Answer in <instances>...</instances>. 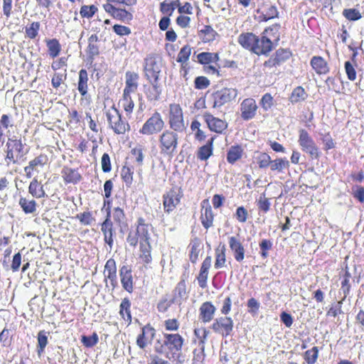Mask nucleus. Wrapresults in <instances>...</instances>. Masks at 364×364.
<instances>
[{"label": "nucleus", "mask_w": 364, "mask_h": 364, "mask_svg": "<svg viewBox=\"0 0 364 364\" xmlns=\"http://www.w3.org/2000/svg\"><path fill=\"white\" fill-rule=\"evenodd\" d=\"M185 338L178 333H163L154 345L155 353L169 361H179L182 358Z\"/></svg>", "instance_id": "obj_1"}, {"label": "nucleus", "mask_w": 364, "mask_h": 364, "mask_svg": "<svg viewBox=\"0 0 364 364\" xmlns=\"http://www.w3.org/2000/svg\"><path fill=\"white\" fill-rule=\"evenodd\" d=\"M279 31L277 25L273 26L264 30L263 36L260 39L257 36V43H255L254 53L257 55H267L273 48L272 40L269 38L273 36V41H278L279 36L277 33Z\"/></svg>", "instance_id": "obj_2"}, {"label": "nucleus", "mask_w": 364, "mask_h": 364, "mask_svg": "<svg viewBox=\"0 0 364 364\" xmlns=\"http://www.w3.org/2000/svg\"><path fill=\"white\" fill-rule=\"evenodd\" d=\"M178 146V135L172 131H164L159 137L161 154L172 157Z\"/></svg>", "instance_id": "obj_3"}, {"label": "nucleus", "mask_w": 364, "mask_h": 364, "mask_svg": "<svg viewBox=\"0 0 364 364\" xmlns=\"http://www.w3.org/2000/svg\"><path fill=\"white\" fill-rule=\"evenodd\" d=\"M168 123L170 128L176 132L181 133L186 130L187 124L184 122L183 111L179 105H170Z\"/></svg>", "instance_id": "obj_4"}, {"label": "nucleus", "mask_w": 364, "mask_h": 364, "mask_svg": "<svg viewBox=\"0 0 364 364\" xmlns=\"http://www.w3.org/2000/svg\"><path fill=\"white\" fill-rule=\"evenodd\" d=\"M109 126L116 134H124L129 128V124L122 120L119 110L114 107L109 108L106 113Z\"/></svg>", "instance_id": "obj_5"}, {"label": "nucleus", "mask_w": 364, "mask_h": 364, "mask_svg": "<svg viewBox=\"0 0 364 364\" xmlns=\"http://www.w3.org/2000/svg\"><path fill=\"white\" fill-rule=\"evenodd\" d=\"M299 144L304 152L309 154L312 159L319 157V151L313 139L305 129L299 130Z\"/></svg>", "instance_id": "obj_6"}, {"label": "nucleus", "mask_w": 364, "mask_h": 364, "mask_svg": "<svg viewBox=\"0 0 364 364\" xmlns=\"http://www.w3.org/2000/svg\"><path fill=\"white\" fill-rule=\"evenodd\" d=\"M234 323L231 317L220 316L215 318L210 326V328L215 333L224 338L229 336L233 330Z\"/></svg>", "instance_id": "obj_7"}, {"label": "nucleus", "mask_w": 364, "mask_h": 364, "mask_svg": "<svg viewBox=\"0 0 364 364\" xmlns=\"http://www.w3.org/2000/svg\"><path fill=\"white\" fill-rule=\"evenodd\" d=\"M164 127V122L159 112H155L144 124L139 132L145 135H152L161 132Z\"/></svg>", "instance_id": "obj_8"}, {"label": "nucleus", "mask_w": 364, "mask_h": 364, "mask_svg": "<svg viewBox=\"0 0 364 364\" xmlns=\"http://www.w3.org/2000/svg\"><path fill=\"white\" fill-rule=\"evenodd\" d=\"M6 156L14 164L16 163L18 159L25 154L23 152V145L21 140L9 139L6 143Z\"/></svg>", "instance_id": "obj_9"}, {"label": "nucleus", "mask_w": 364, "mask_h": 364, "mask_svg": "<svg viewBox=\"0 0 364 364\" xmlns=\"http://www.w3.org/2000/svg\"><path fill=\"white\" fill-rule=\"evenodd\" d=\"M237 96V90L233 88H224L213 95V107H220L235 100Z\"/></svg>", "instance_id": "obj_10"}, {"label": "nucleus", "mask_w": 364, "mask_h": 364, "mask_svg": "<svg viewBox=\"0 0 364 364\" xmlns=\"http://www.w3.org/2000/svg\"><path fill=\"white\" fill-rule=\"evenodd\" d=\"M119 278L122 288L129 294L134 291V277L132 267L129 264H124L119 268Z\"/></svg>", "instance_id": "obj_11"}, {"label": "nucleus", "mask_w": 364, "mask_h": 364, "mask_svg": "<svg viewBox=\"0 0 364 364\" xmlns=\"http://www.w3.org/2000/svg\"><path fill=\"white\" fill-rule=\"evenodd\" d=\"M48 156L41 154L29 161L28 165L24 167V172L28 178H31L33 173H39L48 163Z\"/></svg>", "instance_id": "obj_12"}, {"label": "nucleus", "mask_w": 364, "mask_h": 364, "mask_svg": "<svg viewBox=\"0 0 364 364\" xmlns=\"http://www.w3.org/2000/svg\"><path fill=\"white\" fill-rule=\"evenodd\" d=\"M156 334L155 328L148 323L144 326L141 328V332L136 338V345L140 349H145L148 344L154 338Z\"/></svg>", "instance_id": "obj_13"}, {"label": "nucleus", "mask_w": 364, "mask_h": 364, "mask_svg": "<svg viewBox=\"0 0 364 364\" xmlns=\"http://www.w3.org/2000/svg\"><path fill=\"white\" fill-rule=\"evenodd\" d=\"M147 229H129L127 238V242L132 247H136L139 242L140 245L149 242Z\"/></svg>", "instance_id": "obj_14"}, {"label": "nucleus", "mask_w": 364, "mask_h": 364, "mask_svg": "<svg viewBox=\"0 0 364 364\" xmlns=\"http://www.w3.org/2000/svg\"><path fill=\"white\" fill-rule=\"evenodd\" d=\"M212 264V257L208 255L203 261L200 267L199 273L196 277L198 284L201 289H205L208 287V279L209 269Z\"/></svg>", "instance_id": "obj_15"}, {"label": "nucleus", "mask_w": 364, "mask_h": 364, "mask_svg": "<svg viewBox=\"0 0 364 364\" xmlns=\"http://www.w3.org/2000/svg\"><path fill=\"white\" fill-rule=\"evenodd\" d=\"M104 274L106 279H109L112 289L118 286L117 276L116 262L113 258L109 259L105 265Z\"/></svg>", "instance_id": "obj_16"}, {"label": "nucleus", "mask_w": 364, "mask_h": 364, "mask_svg": "<svg viewBox=\"0 0 364 364\" xmlns=\"http://www.w3.org/2000/svg\"><path fill=\"white\" fill-rule=\"evenodd\" d=\"M257 109L256 102L252 98H247L241 103V117L245 120L252 119Z\"/></svg>", "instance_id": "obj_17"}, {"label": "nucleus", "mask_w": 364, "mask_h": 364, "mask_svg": "<svg viewBox=\"0 0 364 364\" xmlns=\"http://www.w3.org/2000/svg\"><path fill=\"white\" fill-rule=\"evenodd\" d=\"M203 118L209 129L216 133H222L228 127V123L219 118L215 117L209 113H205Z\"/></svg>", "instance_id": "obj_18"}, {"label": "nucleus", "mask_w": 364, "mask_h": 364, "mask_svg": "<svg viewBox=\"0 0 364 364\" xmlns=\"http://www.w3.org/2000/svg\"><path fill=\"white\" fill-rule=\"evenodd\" d=\"M216 308L211 301H205L199 307V319L206 323L210 322L215 316Z\"/></svg>", "instance_id": "obj_19"}, {"label": "nucleus", "mask_w": 364, "mask_h": 364, "mask_svg": "<svg viewBox=\"0 0 364 364\" xmlns=\"http://www.w3.org/2000/svg\"><path fill=\"white\" fill-rule=\"evenodd\" d=\"M139 76L136 73L127 71L125 73V87L123 93L132 94L137 90Z\"/></svg>", "instance_id": "obj_20"}, {"label": "nucleus", "mask_w": 364, "mask_h": 364, "mask_svg": "<svg viewBox=\"0 0 364 364\" xmlns=\"http://www.w3.org/2000/svg\"><path fill=\"white\" fill-rule=\"evenodd\" d=\"M144 70L148 77L154 78L155 80H157L161 72L160 65L153 57H148L145 59Z\"/></svg>", "instance_id": "obj_21"}, {"label": "nucleus", "mask_w": 364, "mask_h": 364, "mask_svg": "<svg viewBox=\"0 0 364 364\" xmlns=\"http://www.w3.org/2000/svg\"><path fill=\"white\" fill-rule=\"evenodd\" d=\"M131 306L132 303L128 297L122 299L119 304V314L127 325H129L132 321Z\"/></svg>", "instance_id": "obj_22"}, {"label": "nucleus", "mask_w": 364, "mask_h": 364, "mask_svg": "<svg viewBox=\"0 0 364 364\" xmlns=\"http://www.w3.org/2000/svg\"><path fill=\"white\" fill-rule=\"evenodd\" d=\"M339 278L341 279V289L344 294L343 300H345L349 295L351 289L350 281L352 279V275L349 272L348 267H346V268L343 269L342 272L339 273Z\"/></svg>", "instance_id": "obj_23"}, {"label": "nucleus", "mask_w": 364, "mask_h": 364, "mask_svg": "<svg viewBox=\"0 0 364 364\" xmlns=\"http://www.w3.org/2000/svg\"><path fill=\"white\" fill-rule=\"evenodd\" d=\"M203 248V245L198 238L195 237L194 239L191 240L188 245V257L189 260L192 264H196L198 262L200 253Z\"/></svg>", "instance_id": "obj_24"}, {"label": "nucleus", "mask_w": 364, "mask_h": 364, "mask_svg": "<svg viewBox=\"0 0 364 364\" xmlns=\"http://www.w3.org/2000/svg\"><path fill=\"white\" fill-rule=\"evenodd\" d=\"M201 222L204 228H210L213 225V215L208 200H204L201 203Z\"/></svg>", "instance_id": "obj_25"}, {"label": "nucleus", "mask_w": 364, "mask_h": 364, "mask_svg": "<svg viewBox=\"0 0 364 364\" xmlns=\"http://www.w3.org/2000/svg\"><path fill=\"white\" fill-rule=\"evenodd\" d=\"M229 245L235 260L242 262L245 258V249L242 243L235 237H230Z\"/></svg>", "instance_id": "obj_26"}, {"label": "nucleus", "mask_w": 364, "mask_h": 364, "mask_svg": "<svg viewBox=\"0 0 364 364\" xmlns=\"http://www.w3.org/2000/svg\"><path fill=\"white\" fill-rule=\"evenodd\" d=\"M179 202L178 193L174 190L170 191L164 196V205L167 212L173 210Z\"/></svg>", "instance_id": "obj_27"}, {"label": "nucleus", "mask_w": 364, "mask_h": 364, "mask_svg": "<svg viewBox=\"0 0 364 364\" xmlns=\"http://www.w3.org/2000/svg\"><path fill=\"white\" fill-rule=\"evenodd\" d=\"M238 43L243 48L254 52L257 36L252 33H242L238 37Z\"/></svg>", "instance_id": "obj_28"}, {"label": "nucleus", "mask_w": 364, "mask_h": 364, "mask_svg": "<svg viewBox=\"0 0 364 364\" xmlns=\"http://www.w3.org/2000/svg\"><path fill=\"white\" fill-rule=\"evenodd\" d=\"M175 302L174 298H171L169 296L166 295L162 296L156 304V309L159 314L164 316H168L169 309L171 308Z\"/></svg>", "instance_id": "obj_29"}, {"label": "nucleus", "mask_w": 364, "mask_h": 364, "mask_svg": "<svg viewBox=\"0 0 364 364\" xmlns=\"http://www.w3.org/2000/svg\"><path fill=\"white\" fill-rule=\"evenodd\" d=\"M215 268L217 269L223 268L226 262V247L225 245H219L215 248Z\"/></svg>", "instance_id": "obj_30"}, {"label": "nucleus", "mask_w": 364, "mask_h": 364, "mask_svg": "<svg viewBox=\"0 0 364 364\" xmlns=\"http://www.w3.org/2000/svg\"><path fill=\"white\" fill-rule=\"evenodd\" d=\"M311 65L318 74H326L328 72V66L326 61L320 56H314L311 58Z\"/></svg>", "instance_id": "obj_31"}, {"label": "nucleus", "mask_w": 364, "mask_h": 364, "mask_svg": "<svg viewBox=\"0 0 364 364\" xmlns=\"http://www.w3.org/2000/svg\"><path fill=\"white\" fill-rule=\"evenodd\" d=\"M28 193L34 198H41L46 196L43 186L41 185L36 178H34L28 186Z\"/></svg>", "instance_id": "obj_32"}, {"label": "nucleus", "mask_w": 364, "mask_h": 364, "mask_svg": "<svg viewBox=\"0 0 364 364\" xmlns=\"http://www.w3.org/2000/svg\"><path fill=\"white\" fill-rule=\"evenodd\" d=\"M48 332L42 330L37 334L36 352L39 358H41L45 352L46 347L48 343Z\"/></svg>", "instance_id": "obj_33"}, {"label": "nucleus", "mask_w": 364, "mask_h": 364, "mask_svg": "<svg viewBox=\"0 0 364 364\" xmlns=\"http://www.w3.org/2000/svg\"><path fill=\"white\" fill-rule=\"evenodd\" d=\"M151 252V247L149 242H145L144 244H141V245H140V253L139 258L144 266H146L152 261Z\"/></svg>", "instance_id": "obj_34"}, {"label": "nucleus", "mask_w": 364, "mask_h": 364, "mask_svg": "<svg viewBox=\"0 0 364 364\" xmlns=\"http://www.w3.org/2000/svg\"><path fill=\"white\" fill-rule=\"evenodd\" d=\"M18 204L26 214L33 213L36 210L37 203L34 199L21 197L19 199Z\"/></svg>", "instance_id": "obj_35"}, {"label": "nucleus", "mask_w": 364, "mask_h": 364, "mask_svg": "<svg viewBox=\"0 0 364 364\" xmlns=\"http://www.w3.org/2000/svg\"><path fill=\"white\" fill-rule=\"evenodd\" d=\"M62 176L66 183H75L80 179V175L77 171L68 167L63 169Z\"/></svg>", "instance_id": "obj_36"}, {"label": "nucleus", "mask_w": 364, "mask_h": 364, "mask_svg": "<svg viewBox=\"0 0 364 364\" xmlns=\"http://www.w3.org/2000/svg\"><path fill=\"white\" fill-rule=\"evenodd\" d=\"M88 75L85 70L82 69L79 72V80L77 82V90L82 96H85L87 93Z\"/></svg>", "instance_id": "obj_37"}, {"label": "nucleus", "mask_w": 364, "mask_h": 364, "mask_svg": "<svg viewBox=\"0 0 364 364\" xmlns=\"http://www.w3.org/2000/svg\"><path fill=\"white\" fill-rule=\"evenodd\" d=\"M242 153L243 149L240 146H232L228 151L227 161L232 164L242 157Z\"/></svg>", "instance_id": "obj_38"}, {"label": "nucleus", "mask_w": 364, "mask_h": 364, "mask_svg": "<svg viewBox=\"0 0 364 364\" xmlns=\"http://www.w3.org/2000/svg\"><path fill=\"white\" fill-rule=\"evenodd\" d=\"M198 60L201 64L208 65L210 63H216L219 60L218 53L203 52L197 56Z\"/></svg>", "instance_id": "obj_39"}, {"label": "nucleus", "mask_w": 364, "mask_h": 364, "mask_svg": "<svg viewBox=\"0 0 364 364\" xmlns=\"http://www.w3.org/2000/svg\"><path fill=\"white\" fill-rule=\"evenodd\" d=\"M213 138H211L208 142L201 146L198 151V158L200 160H207L213 154L212 144Z\"/></svg>", "instance_id": "obj_40"}, {"label": "nucleus", "mask_w": 364, "mask_h": 364, "mask_svg": "<svg viewBox=\"0 0 364 364\" xmlns=\"http://www.w3.org/2000/svg\"><path fill=\"white\" fill-rule=\"evenodd\" d=\"M162 326L164 333L177 332L180 328V321L176 318H169L164 321Z\"/></svg>", "instance_id": "obj_41"}, {"label": "nucleus", "mask_w": 364, "mask_h": 364, "mask_svg": "<svg viewBox=\"0 0 364 364\" xmlns=\"http://www.w3.org/2000/svg\"><path fill=\"white\" fill-rule=\"evenodd\" d=\"M319 350L317 346H314L304 352L303 358L307 364H315L318 358Z\"/></svg>", "instance_id": "obj_42"}, {"label": "nucleus", "mask_w": 364, "mask_h": 364, "mask_svg": "<svg viewBox=\"0 0 364 364\" xmlns=\"http://www.w3.org/2000/svg\"><path fill=\"white\" fill-rule=\"evenodd\" d=\"M120 102L127 115L131 114L134 107V102L131 97V94L123 93Z\"/></svg>", "instance_id": "obj_43"}, {"label": "nucleus", "mask_w": 364, "mask_h": 364, "mask_svg": "<svg viewBox=\"0 0 364 364\" xmlns=\"http://www.w3.org/2000/svg\"><path fill=\"white\" fill-rule=\"evenodd\" d=\"M81 343L84 347L87 348H90L95 346L99 342V337L96 332L92 333V334L90 336H81Z\"/></svg>", "instance_id": "obj_44"}, {"label": "nucleus", "mask_w": 364, "mask_h": 364, "mask_svg": "<svg viewBox=\"0 0 364 364\" xmlns=\"http://www.w3.org/2000/svg\"><path fill=\"white\" fill-rule=\"evenodd\" d=\"M194 336L198 338V346H203L205 344L209 331L205 327L196 328L193 330Z\"/></svg>", "instance_id": "obj_45"}, {"label": "nucleus", "mask_w": 364, "mask_h": 364, "mask_svg": "<svg viewBox=\"0 0 364 364\" xmlns=\"http://www.w3.org/2000/svg\"><path fill=\"white\" fill-rule=\"evenodd\" d=\"M200 33L201 38L205 43L213 41L217 36V32L210 26H205Z\"/></svg>", "instance_id": "obj_46"}, {"label": "nucleus", "mask_w": 364, "mask_h": 364, "mask_svg": "<svg viewBox=\"0 0 364 364\" xmlns=\"http://www.w3.org/2000/svg\"><path fill=\"white\" fill-rule=\"evenodd\" d=\"M289 166V163L287 160L284 159H277L275 160H272L271 164L269 165L270 168L273 171L282 172L284 168H288Z\"/></svg>", "instance_id": "obj_47"}, {"label": "nucleus", "mask_w": 364, "mask_h": 364, "mask_svg": "<svg viewBox=\"0 0 364 364\" xmlns=\"http://www.w3.org/2000/svg\"><path fill=\"white\" fill-rule=\"evenodd\" d=\"M145 93L149 101H156L159 99L161 90L156 84L153 83L151 87L146 89Z\"/></svg>", "instance_id": "obj_48"}, {"label": "nucleus", "mask_w": 364, "mask_h": 364, "mask_svg": "<svg viewBox=\"0 0 364 364\" xmlns=\"http://www.w3.org/2000/svg\"><path fill=\"white\" fill-rule=\"evenodd\" d=\"M47 47L48 48L49 55L52 58L58 56L60 51V45L58 40L51 39L47 41Z\"/></svg>", "instance_id": "obj_49"}, {"label": "nucleus", "mask_w": 364, "mask_h": 364, "mask_svg": "<svg viewBox=\"0 0 364 364\" xmlns=\"http://www.w3.org/2000/svg\"><path fill=\"white\" fill-rule=\"evenodd\" d=\"M180 6V1L175 0L170 3H166L165 1L161 4V11L163 14H168V16H171L175 9Z\"/></svg>", "instance_id": "obj_50"}, {"label": "nucleus", "mask_w": 364, "mask_h": 364, "mask_svg": "<svg viewBox=\"0 0 364 364\" xmlns=\"http://www.w3.org/2000/svg\"><path fill=\"white\" fill-rule=\"evenodd\" d=\"M113 18L122 21L123 22H129L132 20L133 16L132 14L122 9H116L114 14H113Z\"/></svg>", "instance_id": "obj_51"}, {"label": "nucleus", "mask_w": 364, "mask_h": 364, "mask_svg": "<svg viewBox=\"0 0 364 364\" xmlns=\"http://www.w3.org/2000/svg\"><path fill=\"white\" fill-rule=\"evenodd\" d=\"M306 97V93L304 89L301 87H297L293 90L290 97V100L292 103H296L304 100Z\"/></svg>", "instance_id": "obj_52"}, {"label": "nucleus", "mask_w": 364, "mask_h": 364, "mask_svg": "<svg viewBox=\"0 0 364 364\" xmlns=\"http://www.w3.org/2000/svg\"><path fill=\"white\" fill-rule=\"evenodd\" d=\"M174 296L173 298L177 299L178 298L183 299L186 295V285L185 280L180 281L173 289Z\"/></svg>", "instance_id": "obj_53"}, {"label": "nucleus", "mask_w": 364, "mask_h": 364, "mask_svg": "<svg viewBox=\"0 0 364 364\" xmlns=\"http://www.w3.org/2000/svg\"><path fill=\"white\" fill-rule=\"evenodd\" d=\"M343 16L349 21H358L362 18L360 12L356 9H346Z\"/></svg>", "instance_id": "obj_54"}, {"label": "nucleus", "mask_w": 364, "mask_h": 364, "mask_svg": "<svg viewBox=\"0 0 364 364\" xmlns=\"http://www.w3.org/2000/svg\"><path fill=\"white\" fill-rule=\"evenodd\" d=\"M39 29L40 23L33 22L29 26L26 27V36L31 39L35 38L38 34Z\"/></svg>", "instance_id": "obj_55"}, {"label": "nucleus", "mask_w": 364, "mask_h": 364, "mask_svg": "<svg viewBox=\"0 0 364 364\" xmlns=\"http://www.w3.org/2000/svg\"><path fill=\"white\" fill-rule=\"evenodd\" d=\"M272 242L269 240L264 239L259 242L260 254L263 259L268 257V251L272 248Z\"/></svg>", "instance_id": "obj_56"}, {"label": "nucleus", "mask_w": 364, "mask_h": 364, "mask_svg": "<svg viewBox=\"0 0 364 364\" xmlns=\"http://www.w3.org/2000/svg\"><path fill=\"white\" fill-rule=\"evenodd\" d=\"M191 53V48L189 46H183L179 51L177 57V61L181 63L186 62Z\"/></svg>", "instance_id": "obj_57"}, {"label": "nucleus", "mask_w": 364, "mask_h": 364, "mask_svg": "<svg viewBox=\"0 0 364 364\" xmlns=\"http://www.w3.org/2000/svg\"><path fill=\"white\" fill-rule=\"evenodd\" d=\"M271 161V157L266 153H261L257 157V161L260 168H264L269 166Z\"/></svg>", "instance_id": "obj_58"}, {"label": "nucleus", "mask_w": 364, "mask_h": 364, "mask_svg": "<svg viewBox=\"0 0 364 364\" xmlns=\"http://www.w3.org/2000/svg\"><path fill=\"white\" fill-rule=\"evenodd\" d=\"M193 360L195 363H201L205 359V346H200L199 349H194L193 351Z\"/></svg>", "instance_id": "obj_59"}, {"label": "nucleus", "mask_w": 364, "mask_h": 364, "mask_svg": "<svg viewBox=\"0 0 364 364\" xmlns=\"http://www.w3.org/2000/svg\"><path fill=\"white\" fill-rule=\"evenodd\" d=\"M97 9L95 6H82L80 9V15L85 18H91L96 13Z\"/></svg>", "instance_id": "obj_60"}, {"label": "nucleus", "mask_w": 364, "mask_h": 364, "mask_svg": "<svg viewBox=\"0 0 364 364\" xmlns=\"http://www.w3.org/2000/svg\"><path fill=\"white\" fill-rule=\"evenodd\" d=\"M274 57L279 65L289 58L290 52L284 49H279Z\"/></svg>", "instance_id": "obj_61"}, {"label": "nucleus", "mask_w": 364, "mask_h": 364, "mask_svg": "<svg viewBox=\"0 0 364 364\" xmlns=\"http://www.w3.org/2000/svg\"><path fill=\"white\" fill-rule=\"evenodd\" d=\"M263 18L265 21L277 17L278 11L274 6L269 5L263 12Z\"/></svg>", "instance_id": "obj_62"}, {"label": "nucleus", "mask_w": 364, "mask_h": 364, "mask_svg": "<svg viewBox=\"0 0 364 364\" xmlns=\"http://www.w3.org/2000/svg\"><path fill=\"white\" fill-rule=\"evenodd\" d=\"M257 206L260 210L264 212H267L269 209L270 203L269 199L266 198L264 194H262L259 196V200H257Z\"/></svg>", "instance_id": "obj_63"}, {"label": "nucleus", "mask_w": 364, "mask_h": 364, "mask_svg": "<svg viewBox=\"0 0 364 364\" xmlns=\"http://www.w3.org/2000/svg\"><path fill=\"white\" fill-rule=\"evenodd\" d=\"M260 103H261L262 108L264 110H268L269 109H270L272 107V106L273 105L272 96L269 93H266L262 97Z\"/></svg>", "instance_id": "obj_64"}]
</instances>
